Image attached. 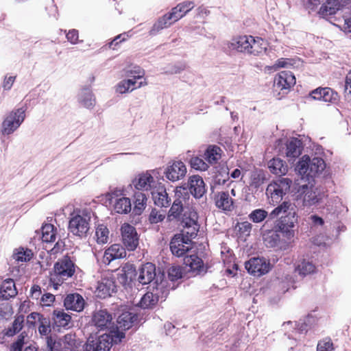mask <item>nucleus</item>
Returning a JSON list of instances; mask_svg holds the SVG:
<instances>
[{
    "instance_id": "obj_1",
    "label": "nucleus",
    "mask_w": 351,
    "mask_h": 351,
    "mask_svg": "<svg viewBox=\"0 0 351 351\" xmlns=\"http://www.w3.org/2000/svg\"><path fill=\"white\" fill-rule=\"evenodd\" d=\"M75 271V265L70 258L64 256L59 259L53 266V272L50 274L49 286L57 290L64 280L74 274Z\"/></svg>"
},
{
    "instance_id": "obj_2",
    "label": "nucleus",
    "mask_w": 351,
    "mask_h": 351,
    "mask_svg": "<svg viewBox=\"0 0 351 351\" xmlns=\"http://www.w3.org/2000/svg\"><path fill=\"white\" fill-rule=\"evenodd\" d=\"M125 338V333L118 330L101 335L95 340H88L84 351H109L112 343H118Z\"/></svg>"
},
{
    "instance_id": "obj_3",
    "label": "nucleus",
    "mask_w": 351,
    "mask_h": 351,
    "mask_svg": "<svg viewBox=\"0 0 351 351\" xmlns=\"http://www.w3.org/2000/svg\"><path fill=\"white\" fill-rule=\"evenodd\" d=\"M176 199L174 200L168 215L169 220L174 219L182 222L185 217L184 215L186 214V210L195 211L192 207L186 205L185 196L189 198V195L185 188L177 187L175 191Z\"/></svg>"
},
{
    "instance_id": "obj_4",
    "label": "nucleus",
    "mask_w": 351,
    "mask_h": 351,
    "mask_svg": "<svg viewBox=\"0 0 351 351\" xmlns=\"http://www.w3.org/2000/svg\"><path fill=\"white\" fill-rule=\"evenodd\" d=\"M291 183V180L280 178L269 184L266 189L269 204L275 205L280 203L283 196L289 191Z\"/></svg>"
},
{
    "instance_id": "obj_5",
    "label": "nucleus",
    "mask_w": 351,
    "mask_h": 351,
    "mask_svg": "<svg viewBox=\"0 0 351 351\" xmlns=\"http://www.w3.org/2000/svg\"><path fill=\"white\" fill-rule=\"evenodd\" d=\"M326 168L324 160L319 157H315L312 159L305 155L302 156L298 162L297 169L299 173L306 177H314L322 173Z\"/></svg>"
},
{
    "instance_id": "obj_6",
    "label": "nucleus",
    "mask_w": 351,
    "mask_h": 351,
    "mask_svg": "<svg viewBox=\"0 0 351 351\" xmlns=\"http://www.w3.org/2000/svg\"><path fill=\"white\" fill-rule=\"evenodd\" d=\"M153 287L152 291L147 292L141 299L139 306L143 308H152L160 300L163 301L169 294V289L167 287V282L161 281Z\"/></svg>"
},
{
    "instance_id": "obj_7",
    "label": "nucleus",
    "mask_w": 351,
    "mask_h": 351,
    "mask_svg": "<svg viewBox=\"0 0 351 351\" xmlns=\"http://www.w3.org/2000/svg\"><path fill=\"white\" fill-rule=\"evenodd\" d=\"M298 192L304 207L315 206L322 202L325 197L323 189L313 184L300 186Z\"/></svg>"
},
{
    "instance_id": "obj_8",
    "label": "nucleus",
    "mask_w": 351,
    "mask_h": 351,
    "mask_svg": "<svg viewBox=\"0 0 351 351\" xmlns=\"http://www.w3.org/2000/svg\"><path fill=\"white\" fill-rule=\"evenodd\" d=\"M25 108H19L11 111L4 119L1 132L4 135H9L16 131L25 119Z\"/></svg>"
},
{
    "instance_id": "obj_9",
    "label": "nucleus",
    "mask_w": 351,
    "mask_h": 351,
    "mask_svg": "<svg viewBox=\"0 0 351 351\" xmlns=\"http://www.w3.org/2000/svg\"><path fill=\"white\" fill-rule=\"evenodd\" d=\"M302 142L296 138L287 139L285 143L282 140L277 141L276 149L280 154L290 159L298 157L302 153Z\"/></svg>"
},
{
    "instance_id": "obj_10",
    "label": "nucleus",
    "mask_w": 351,
    "mask_h": 351,
    "mask_svg": "<svg viewBox=\"0 0 351 351\" xmlns=\"http://www.w3.org/2000/svg\"><path fill=\"white\" fill-rule=\"evenodd\" d=\"M186 214L184 215L185 217L181 223L184 228L182 234L181 235L191 241L192 239L196 237L199 231V226L197 223L198 215L196 211L186 210Z\"/></svg>"
},
{
    "instance_id": "obj_11",
    "label": "nucleus",
    "mask_w": 351,
    "mask_h": 351,
    "mask_svg": "<svg viewBox=\"0 0 351 351\" xmlns=\"http://www.w3.org/2000/svg\"><path fill=\"white\" fill-rule=\"evenodd\" d=\"M89 221L90 217L88 215H75L69 220V230L75 236L84 237L90 229Z\"/></svg>"
},
{
    "instance_id": "obj_12",
    "label": "nucleus",
    "mask_w": 351,
    "mask_h": 351,
    "mask_svg": "<svg viewBox=\"0 0 351 351\" xmlns=\"http://www.w3.org/2000/svg\"><path fill=\"white\" fill-rule=\"evenodd\" d=\"M75 343V336L67 334L58 341L51 336L47 337V347L49 351H74Z\"/></svg>"
},
{
    "instance_id": "obj_13",
    "label": "nucleus",
    "mask_w": 351,
    "mask_h": 351,
    "mask_svg": "<svg viewBox=\"0 0 351 351\" xmlns=\"http://www.w3.org/2000/svg\"><path fill=\"white\" fill-rule=\"evenodd\" d=\"M136 73V75L132 76L130 78L127 80H123L118 83L116 86L117 92L123 94L129 92H132V90L141 88L143 86L147 84L145 80L138 82V80H141L145 73L143 71L139 70L138 71H134Z\"/></svg>"
},
{
    "instance_id": "obj_14",
    "label": "nucleus",
    "mask_w": 351,
    "mask_h": 351,
    "mask_svg": "<svg viewBox=\"0 0 351 351\" xmlns=\"http://www.w3.org/2000/svg\"><path fill=\"white\" fill-rule=\"evenodd\" d=\"M186 167L181 160L169 162L164 171L166 178L173 182L183 179L186 176Z\"/></svg>"
},
{
    "instance_id": "obj_15",
    "label": "nucleus",
    "mask_w": 351,
    "mask_h": 351,
    "mask_svg": "<svg viewBox=\"0 0 351 351\" xmlns=\"http://www.w3.org/2000/svg\"><path fill=\"white\" fill-rule=\"evenodd\" d=\"M122 241L125 247L130 251H134L138 245V235L136 228L127 223L121 228Z\"/></svg>"
},
{
    "instance_id": "obj_16",
    "label": "nucleus",
    "mask_w": 351,
    "mask_h": 351,
    "mask_svg": "<svg viewBox=\"0 0 351 351\" xmlns=\"http://www.w3.org/2000/svg\"><path fill=\"white\" fill-rule=\"evenodd\" d=\"M245 265L247 271L255 276L264 275L271 269L269 262L264 258H252Z\"/></svg>"
},
{
    "instance_id": "obj_17",
    "label": "nucleus",
    "mask_w": 351,
    "mask_h": 351,
    "mask_svg": "<svg viewBox=\"0 0 351 351\" xmlns=\"http://www.w3.org/2000/svg\"><path fill=\"white\" fill-rule=\"evenodd\" d=\"M192 248V242L181 234H176L170 242L172 254L178 257L184 256Z\"/></svg>"
},
{
    "instance_id": "obj_18",
    "label": "nucleus",
    "mask_w": 351,
    "mask_h": 351,
    "mask_svg": "<svg viewBox=\"0 0 351 351\" xmlns=\"http://www.w3.org/2000/svg\"><path fill=\"white\" fill-rule=\"evenodd\" d=\"M112 315L106 310L96 311L92 317V322L99 330L107 329L109 332L114 326H112Z\"/></svg>"
},
{
    "instance_id": "obj_19",
    "label": "nucleus",
    "mask_w": 351,
    "mask_h": 351,
    "mask_svg": "<svg viewBox=\"0 0 351 351\" xmlns=\"http://www.w3.org/2000/svg\"><path fill=\"white\" fill-rule=\"evenodd\" d=\"M310 97L315 100L323 101L336 104L339 101V95L337 92L330 88H318L310 93Z\"/></svg>"
},
{
    "instance_id": "obj_20",
    "label": "nucleus",
    "mask_w": 351,
    "mask_h": 351,
    "mask_svg": "<svg viewBox=\"0 0 351 351\" xmlns=\"http://www.w3.org/2000/svg\"><path fill=\"white\" fill-rule=\"evenodd\" d=\"M136 319L137 316L135 313L123 310L117 317V326L116 328L114 327L111 330L123 332V330H128L132 326L134 322L136 321Z\"/></svg>"
},
{
    "instance_id": "obj_21",
    "label": "nucleus",
    "mask_w": 351,
    "mask_h": 351,
    "mask_svg": "<svg viewBox=\"0 0 351 351\" xmlns=\"http://www.w3.org/2000/svg\"><path fill=\"white\" fill-rule=\"evenodd\" d=\"M295 84V77L290 71H282L274 80L275 86L280 90H289Z\"/></svg>"
},
{
    "instance_id": "obj_22",
    "label": "nucleus",
    "mask_w": 351,
    "mask_h": 351,
    "mask_svg": "<svg viewBox=\"0 0 351 351\" xmlns=\"http://www.w3.org/2000/svg\"><path fill=\"white\" fill-rule=\"evenodd\" d=\"M115 289L116 285L114 280L111 278H104L98 282L95 293L97 297L105 298L110 296Z\"/></svg>"
},
{
    "instance_id": "obj_23",
    "label": "nucleus",
    "mask_w": 351,
    "mask_h": 351,
    "mask_svg": "<svg viewBox=\"0 0 351 351\" xmlns=\"http://www.w3.org/2000/svg\"><path fill=\"white\" fill-rule=\"evenodd\" d=\"M189 188L190 193L195 197L200 198L206 192V187L202 178L198 175L189 177Z\"/></svg>"
},
{
    "instance_id": "obj_24",
    "label": "nucleus",
    "mask_w": 351,
    "mask_h": 351,
    "mask_svg": "<svg viewBox=\"0 0 351 351\" xmlns=\"http://www.w3.org/2000/svg\"><path fill=\"white\" fill-rule=\"evenodd\" d=\"M125 256V249L119 244H113L106 250L103 256V262L106 265H109L113 260L122 258Z\"/></svg>"
},
{
    "instance_id": "obj_25",
    "label": "nucleus",
    "mask_w": 351,
    "mask_h": 351,
    "mask_svg": "<svg viewBox=\"0 0 351 351\" xmlns=\"http://www.w3.org/2000/svg\"><path fill=\"white\" fill-rule=\"evenodd\" d=\"M64 305L67 310L81 312L84 308L85 301L79 293H70L65 298Z\"/></svg>"
},
{
    "instance_id": "obj_26",
    "label": "nucleus",
    "mask_w": 351,
    "mask_h": 351,
    "mask_svg": "<svg viewBox=\"0 0 351 351\" xmlns=\"http://www.w3.org/2000/svg\"><path fill=\"white\" fill-rule=\"evenodd\" d=\"M155 183L153 176L148 172L138 175L132 182L137 190L149 191Z\"/></svg>"
},
{
    "instance_id": "obj_27",
    "label": "nucleus",
    "mask_w": 351,
    "mask_h": 351,
    "mask_svg": "<svg viewBox=\"0 0 351 351\" xmlns=\"http://www.w3.org/2000/svg\"><path fill=\"white\" fill-rule=\"evenodd\" d=\"M156 267L151 263H147L139 269L138 281L142 285H147L156 277Z\"/></svg>"
},
{
    "instance_id": "obj_28",
    "label": "nucleus",
    "mask_w": 351,
    "mask_h": 351,
    "mask_svg": "<svg viewBox=\"0 0 351 351\" xmlns=\"http://www.w3.org/2000/svg\"><path fill=\"white\" fill-rule=\"evenodd\" d=\"M252 36H242L234 38L230 41L228 47L239 52L249 53L250 45H252L251 42H252Z\"/></svg>"
},
{
    "instance_id": "obj_29",
    "label": "nucleus",
    "mask_w": 351,
    "mask_h": 351,
    "mask_svg": "<svg viewBox=\"0 0 351 351\" xmlns=\"http://www.w3.org/2000/svg\"><path fill=\"white\" fill-rule=\"evenodd\" d=\"M342 0H326L320 7L317 14L320 17L326 18L334 15L340 10Z\"/></svg>"
},
{
    "instance_id": "obj_30",
    "label": "nucleus",
    "mask_w": 351,
    "mask_h": 351,
    "mask_svg": "<svg viewBox=\"0 0 351 351\" xmlns=\"http://www.w3.org/2000/svg\"><path fill=\"white\" fill-rule=\"evenodd\" d=\"M215 204L225 211H231L234 208V201L228 191H221L215 195Z\"/></svg>"
},
{
    "instance_id": "obj_31",
    "label": "nucleus",
    "mask_w": 351,
    "mask_h": 351,
    "mask_svg": "<svg viewBox=\"0 0 351 351\" xmlns=\"http://www.w3.org/2000/svg\"><path fill=\"white\" fill-rule=\"evenodd\" d=\"M195 6L193 1H188L179 3L171 9V14L174 17V21H178L191 11Z\"/></svg>"
},
{
    "instance_id": "obj_32",
    "label": "nucleus",
    "mask_w": 351,
    "mask_h": 351,
    "mask_svg": "<svg viewBox=\"0 0 351 351\" xmlns=\"http://www.w3.org/2000/svg\"><path fill=\"white\" fill-rule=\"evenodd\" d=\"M176 21H174V17L171 15V12L167 13L162 17L159 18L154 24L152 29L150 30V34L152 35H154L160 30L169 27Z\"/></svg>"
},
{
    "instance_id": "obj_33",
    "label": "nucleus",
    "mask_w": 351,
    "mask_h": 351,
    "mask_svg": "<svg viewBox=\"0 0 351 351\" xmlns=\"http://www.w3.org/2000/svg\"><path fill=\"white\" fill-rule=\"evenodd\" d=\"M17 294L14 282L12 279L5 280L0 286V298L8 300Z\"/></svg>"
},
{
    "instance_id": "obj_34",
    "label": "nucleus",
    "mask_w": 351,
    "mask_h": 351,
    "mask_svg": "<svg viewBox=\"0 0 351 351\" xmlns=\"http://www.w3.org/2000/svg\"><path fill=\"white\" fill-rule=\"evenodd\" d=\"M78 101L86 108H92L95 104V98L91 90L88 87L80 90L78 95Z\"/></svg>"
},
{
    "instance_id": "obj_35",
    "label": "nucleus",
    "mask_w": 351,
    "mask_h": 351,
    "mask_svg": "<svg viewBox=\"0 0 351 351\" xmlns=\"http://www.w3.org/2000/svg\"><path fill=\"white\" fill-rule=\"evenodd\" d=\"M204 156L208 165H215L221 157V149L217 145H209L206 149Z\"/></svg>"
},
{
    "instance_id": "obj_36",
    "label": "nucleus",
    "mask_w": 351,
    "mask_h": 351,
    "mask_svg": "<svg viewBox=\"0 0 351 351\" xmlns=\"http://www.w3.org/2000/svg\"><path fill=\"white\" fill-rule=\"evenodd\" d=\"M52 319L58 327H66L71 322V317L62 309H56L53 312Z\"/></svg>"
},
{
    "instance_id": "obj_37",
    "label": "nucleus",
    "mask_w": 351,
    "mask_h": 351,
    "mask_svg": "<svg viewBox=\"0 0 351 351\" xmlns=\"http://www.w3.org/2000/svg\"><path fill=\"white\" fill-rule=\"evenodd\" d=\"M184 263L189 269L198 273L204 270V263L202 260L195 254L186 256L184 258Z\"/></svg>"
},
{
    "instance_id": "obj_38",
    "label": "nucleus",
    "mask_w": 351,
    "mask_h": 351,
    "mask_svg": "<svg viewBox=\"0 0 351 351\" xmlns=\"http://www.w3.org/2000/svg\"><path fill=\"white\" fill-rule=\"evenodd\" d=\"M114 210L119 214H127L132 210V204L130 198L121 197L114 201Z\"/></svg>"
},
{
    "instance_id": "obj_39",
    "label": "nucleus",
    "mask_w": 351,
    "mask_h": 351,
    "mask_svg": "<svg viewBox=\"0 0 351 351\" xmlns=\"http://www.w3.org/2000/svg\"><path fill=\"white\" fill-rule=\"evenodd\" d=\"M268 167L271 173L278 176L285 175L288 171L287 165L280 158L271 160L268 163Z\"/></svg>"
},
{
    "instance_id": "obj_40",
    "label": "nucleus",
    "mask_w": 351,
    "mask_h": 351,
    "mask_svg": "<svg viewBox=\"0 0 351 351\" xmlns=\"http://www.w3.org/2000/svg\"><path fill=\"white\" fill-rule=\"evenodd\" d=\"M249 54L254 56H259L265 52L267 49V43L262 38L257 37L256 38L252 36Z\"/></svg>"
},
{
    "instance_id": "obj_41",
    "label": "nucleus",
    "mask_w": 351,
    "mask_h": 351,
    "mask_svg": "<svg viewBox=\"0 0 351 351\" xmlns=\"http://www.w3.org/2000/svg\"><path fill=\"white\" fill-rule=\"evenodd\" d=\"M152 197L154 204L158 206L167 207L170 205L171 199L169 197L165 189L153 192Z\"/></svg>"
},
{
    "instance_id": "obj_42",
    "label": "nucleus",
    "mask_w": 351,
    "mask_h": 351,
    "mask_svg": "<svg viewBox=\"0 0 351 351\" xmlns=\"http://www.w3.org/2000/svg\"><path fill=\"white\" fill-rule=\"evenodd\" d=\"M315 265L308 260L303 259L295 267V271L302 276L313 274L315 271Z\"/></svg>"
},
{
    "instance_id": "obj_43",
    "label": "nucleus",
    "mask_w": 351,
    "mask_h": 351,
    "mask_svg": "<svg viewBox=\"0 0 351 351\" xmlns=\"http://www.w3.org/2000/svg\"><path fill=\"white\" fill-rule=\"evenodd\" d=\"M147 202L146 195L141 192L136 193L134 195V202L133 212L135 215H141L145 208Z\"/></svg>"
},
{
    "instance_id": "obj_44",
    "label": "nucleus",
    "mask_w": 351,
    "mask_h": 351,
    "mask_svg": "<svg viewBox=\"0 0 351 351\" xmlns=\"http://www.w3.org/2000/svg\"><path fill=\"white\" fill-rule=\"evenodd\" d=\"M56 234L52 224H45L42 227V240L46 243H53L56 241Z\"/></svg>"
},
{
    "instance_id": "obj_45",
    "label": "nucleus",
    "mask_w": 351,
    "mask_h": 351,
    "mask_svg": "<svg viewBox=\"0 0 351 351\" xmlns=\"http://www.w3.org/2000/svg\"><path fill=\"white\" fill-rule=\"evenodd\" d=\"M265 175L262 170L256 169L251 172L250 186L254 189H258L264 182Z\"/></svg>"
},
{
    "instance_id": "obj_46",
    "label": "nucleus",
    "mask_w": 351,
    "mask_h": 351,
    "mask_svg": "<svg viewBox=\"0 0 351 351\" xmlns=\"http://www.w3.org/2000/svg\"><path fill=\"white\" fill-rule=\"evenodd\" d=\"M295 208V206L290 202L285 201L281 204L276 207L269 214L271 218H274L282 213L287 214Z\"/></svg>"
},
{
    "instance_id": "obj_47",
    "label": "nucleus",
    "mask_w": 351,
    "mask_h": 351,
    "mask_svg": "<svg viewBox=\"0 0 351 351\" xmlns=\"http://www.w3.org/2000/svg\"><path fill=\"white\" fill-rule=\"evenodd\" d=\"M134 271L132 267H123L117 274L119 282L123 285L129 284L132 281Z\"/></svg>"
},
{
    "instance_id": "obj_48",
    "label": "nucleus",
    "mask_w": 351,
    "mask_h": 351,
    "mask_svg": "<svg viewBox=\"0 0 351 351\" xmlns=\"http://www.w3.org/2000/svg\"><path fill=\"white\" fill-rule=\"evenodd\" d=\"M32 250L20 247L14 251L12 258L18 262H27L32 258Z\"/></svg>"
},
{
    "instance_id": "obj_49",
    "label": "nucleus",
    "mask_w": 351,
    "mask_h": 351,
    "mask_svg": "<svg viewBox=\"0 0 351 351\" xmlns=\"http://www.w3.org/2000/svg\"><path fill=\"white\" fill-rule=\"evenodd\" d=\"M24 339L25 335L21 333L17 340L12 344L10 351H36V348L32 346H28L24 348Z\"/></svg>"
},
{
    "instance_id": "obj_50",
    "label": "nucleus",
    "mask_w": 351,
    "mask_h": 351,
    "mask_svg": "<svg viewBox=\"0 0 351 351\" xmlns=\"http://www.w3.org/2000/svg\"><path fill=\"white\" fill-rule=\"evenodd\" d=\"M23 322H24V316L23 315H19L17 316L12 324V326L8 328L6 330L5 335L8 337H12L17 332H19L23 326Z\"/></svg>"
},
{
    "instance_id": "obj_51",
    "label": "nucleus",
    "mask_w": 351,
    "mask_h": 351,
    "mask_svg": "<svg viewBox=\"0 0 351 351\" xmlns=\"http://www.w3.org/2000/svg\"><path fill=\"white\" fill-rule=\"evenodd\" d=\"M269 215L267 211L262 208H257L252 210L248 215L250 221L255 223L263 222Z\"/></svg>"
},
{
    "instance_id": "obj_52",
    "label": "nucleus",
    "mask_w": 351,
    "mask_h": 351,
    "mask_svg": "<svg viewBox=\"0 0 351 351\" xmlns=\"http://www.w3.org/2000/svg\"><path fill=\"white\" fill-rule=\"evenodd\" d=\"M109 231L106 226L99 225L95 231V236L98 243L104 244L108 242Z\"/></svg>"
},
{
    "instance_id": "obj_53",
    "label": "nucleus",
    "mask_w": 351,
    "mask_h": 351,
    "mask_svg": "<svg viewBox=\"0 0 351 351\" xmlns=\"http://www.w3.org/2000/svg\"><path fill=\"white\" fill-rule=\"evenodd\" d=\"M189 162L191 168L197 171H206L209 167L208 163L199 156L191 158Z\"/></svg>"
},
{
    "instance_id": "obj_54",
    "label": "nucleus",
    "mask_w": 351,
    "mask_h": 351,
    "mask_svg": "<svg viewBox=\"0 0 351 351\" xmlns=\"http://www.w3.org/2000/svg\"><path fill=\"white\" fill-rule=\"evenodd\" d=\"M298 216L295 208L282 217L280 221L288 225V226L294 228L295 225L298 223Z\"/></svg>"
},
{
    "instance_id": "obj_55",
    "label": "nucleus",
    "mask_w": 351,
    "mask_h": 351,
    "mask_svg": "<svg viewBox=\"0 0 351 351\" xmlns=\"http://www.w3.org/2000/svg\"><path fill=\"white\" fill-rule=\"evenodd\" d=\"M38 332L41 336H45L47 340L48 335L51 332L50 322L48 319H41L39 322Z\"/></svg>"
},
{
    "instance_id": "obj_56",
    "label": "nucleus",
    "mask_w": 351,
    "mask_h": 351,
    "mask_svg": "<svg viewBox=\"0 0 351 351\" xmlns=\"http://www.w3.org/2000/svg\"><path fill=\"white\" fill-rule=\"evenodd\" d=\"M252 225L249 221H243L240 223H237L236 226V229L237 231L245 236H249L252 231Z\"/></svg>"
},
{
    "instance_id": "obj_57",
    "label": "nucleus",
    "mask_w": 351,
    "mask_h": 351,
    "mask_svg": "<svg viewBox=\"0 0 351 351\" xmlns=\"http://www.w3.org/2000/svg\"><path fill=\"white\" fill-rule=\"evenodd\" d=\"M168 276L171 281L177 280L182 278V272L180 266H171L168 269Z\"/></svg>"
},
{
    "instance_id": "obj_58",
    "label": "nucleus",
    "mask_w": 351,
    "mask_h": 351,
    "mask_svg": "<svg viewBox=\"0 0 351 351\" xmlns=\"http://www.w3.org/2000/svg\"><path fill=\"white\" fill-rule=\"evenodd\" d=\"M278 228L280 232L283 234V235L287 237L288 239H292L294 235L295 232L293 230V227H289L288 225L285 224V223L280 221L278 224Z\"/></svg>"
},
{
    "instance_id": "obj_59",
    "label": "nucleus",
    "mask_w": 351,
    "mask_h": 351,
    "mask_svg": "<svg viewBox=\"0 0 351 351\" xmlns=\"http://www.w3.org/2000/svg\"><path fill=\"white\" fill-rule=\"evenodd\" d=\"M333 343L329 338L319 341L317 346V351H333Z\"/></svg>"
},
{
    "instance_id": "obj_60",
    "label": "nucleus",
    "mask_w": 351,
    "mask_h": 351,
    "mask_svg": "<svg viewBox=\"0 0 351 351\" xmlns=\"http://www.w3.org/2000/svg\"><path fill=\"white\" fill-rule=\"evenodd\" d=\"M165 215L163 212L157 210L156 209H152L149 217V220L152 223H157L162 221L165 219Z\"/></svg>"
},
{
    "instance_id": "obj_61",
    "label": "nucleus",
    "mask_w": 351,
    "mask_h": 351,
    "mask_svg": "<svg viewBox=\"0 0 351 351\" xmlns=\"http://www.w3.org/2000/svg\"><path fill=\"white\" fill-rule=\"evenodd\" d=\"M55 301V296L52 293H46L40 299V304L44 306H50Z\"/></svg>"
},
{
    "instance_id": "obj_62",
    "label": "nucleus",
    "mask_w": 351,
    "mask_h": 351,
    "mask_svg": "<svg viewBox=\"0 0 351 351\" xmlns=\"http://www.w3.org/2000/svg\"><path fill=\"white\" fill-rule=\"evenodd\" d=\"M344 95L346 98L351 99V70L346 77Z\"/></svg>"
},
{
    "instance_id": "obj_63",
    "label": "nucleus",
    "mask_w": 351,
    "mask_h": 351,
    "mask_svg": "<svg viewBox=\"0 0 351 351\" xmlns=\"http://www.w3.org/2000/svg\"><path fill=\"white\" fill-rule=\"evenodd\" d=\"M290 65H292V60L291 59L280 58L276 62L272 67L274 70H277L280 68L288 67Z\"/></svg>"
},
{
    "instance_id": "obj_64",
    "label": "nucleus",
    "mask_w": 351,
    "mask_h": 351,
    "mask_svg": "<svg viewBox=\"0 0 351 351\" xmlns=\"http://www.w3.org/2000/svg\"><path fill=\"white\" fill-rule=\"evenodd\" d=\"M42 294L41 288L39 285H34L31 287L30 289V297L33 300H39L40 299Z\"/></svg>"
}]
</instances>
